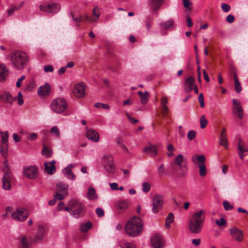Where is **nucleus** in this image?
I'll return each mask as SVG.
<instances>
[{"label": "nucleus", "mask_w": 248, "mask_h": 248, "mask_svg": "<svg viewBox=\"0 0 248 248\" xmlns=\"http://www.w3.org/2000/svg\"><path fill=\"white\" fill-rule=\"evenodd\" d=\"M42 153L46 157H49L51 156L52 151L50 149L47 148L45 145H44Z\"/></svg>", "instance_id": "obj_38"}, {"label": "nucleus", "mask_w": 248, "mask_h": 248, "mask_svg": "<svg viewBox=\"0 0 248 248\" xmlns=\"http://www.w3.org/2000/svg\"><path fill=\"white\" fill-rule=\"evenodd\" d=\"M168 100L167 97H163L161 99V107L167 106Z\"/></svg>", "instance_id": "obj_61"}, {"label": "nucleus", "mask_w": 248, "mask_h": 248, "mask_svg": "<svg viewBox=\"0 0 248 248\" xmlns=\"http://www.w3.org/2000/svg\"><path fill=\"white\" fill-rule=\"evenodd\" d=\"M203 225L195 222L190 219L189 223V228L190 231L194 233H198L201 230Z\"/></svg>", "instance_id": "obj_22"}, {"label": "nucleus", "mask_w": 248, "mask_h": 248, "mask_svg": "<svg viewBox=\"0 0 248 248\" xmlns=\"http://www.w3.org/2000/svg\"><path fill=\"white\" fill-rule=\"evenodd\" d=\"M23 174L29 179H35L38 176V169L34 166L28 167L24 168Z\"/></svg>", "instance_id": "obj_14"}, {"label": "nucleus", "mask_w": 248, "mask_h": 248, "mask_svg": "<svg viewBox=\"0 0 248 248\" xmlns=\"http://www.w3.org/2000/svg\"><path fill=\"white\" fill-rule=\"evenodd\" d=\"M183 3L184 7L188 10L189 11H191L192 10V8L190 6L191 5V3L190 2L189 0H183Z\"/></svg>", "instance_id": "obj_48"}, {"label": "nucleus", "mask_w": 248, "mask_h": 248, "mask_svg": "<svg viewBox=\"0 0 248 248\" xmlns=\"http://www.w3.org/2000/svg\"><path fill=\"white\" fill-rule=\"evenodd\" d=\"M44 69L46 72H52L53 71V67L50 65L45 66Z\"/></svg>", "instance_id": "obj_59"}, {"label": "nucleus", "mask_w": 248, "mask_h": 248, "mask_svg": "<svg viewBox=\"0 0 248 248\" xmlns=\"http://www.w3.org/2000/svg\"><path fill=\"white\" fill-rule=\"evenodd\" d=\"M25 78V77L24 76H22V77H21V78H18L16 83V86L17 87H20V86H21V81L24 79Z\"/></svg>", "instance_id": "obj_64"}, {"label": "nucleus", "mask_w": 248, "mask_h": 248, "mask_svg": "<svg viewBox=\"0 0 248 248\" xmlns=\"http://www.w3.org/2000/svg\"><path fill=\"white\" fill-rule=\"evenodd\" d=\"M172 170L179 177L185 176L187 171L186 165L184 163V158L182 155H179L175 157Z\"/></svg>", "instance_id": "obj_3"}, {"label": "nucleus", "mask_w": 248, "mask_h": 248, "mask_svg": "<svg viewBox=\"0 0 248 248\" xmlns=\"http://www.w3.org/2000/svg\"><path fill=\"white\" fill-rule=\"evenodd\" d=\"M109 186L112 190H118V185L116 183H112L109 184Z\"/></svg>", "instance_id": "obj_62"}, {"label": "nucleus", "mask_w": 248, "mask_h": 248, "mask_svg": "<svg viewBox=\"0 0 248 248\" xmlns=\"http://www.w3.org/2000/svg\"><path fill=\"white\" fill-rule=\"evenodd\" d=\"M87 197L90 200H93L97 198L95 189L93 188H89L87 193Z\"/></svg>", "instance_id": "obj_36"}, {"label": "nucleus", "mask_w": 248, "mask_h": 248, "mask_svg": "<svg viewBox=\"0 0 248 248\" xmlns=\"http://www.w3.org/2000/svg\"><path fill=\"white\" fill-rule=\"evenodd\" d=\"M143 223L141 218L134 216L126 223L125 230L127 233L131 236H135L140 234L143 230Z\"/></svg>", "instance_id": "obj_2"}, {"label": "nucleus", "mask_w": 248, "mask_h": 248, "mask_svg": "<svg viewBox=\"0 0 248 248\" xmlns=\"http://www.w3.org/2000/svg\"><path fill=\"white\" fill-rule=\"evenodd\" d=\"M230 232L232 237L237 242L242 241L244 237L243 232L236 227L230 229Z\"/></svg>", "instance_id": "obj_17"}, {"label": "nucleus", "mask_w": 248, "mask_h": 248, "mask_svg": "<svg viewBox=\"0 0 248 248\" xmlns=\"http://www.w3.org/2000/svg\"><path fill=\"white\" fill-rule=\"evenodd\" d=\"M96 108H102L105 109H109V106L108 104H103L102 103H96L94 105Z\"/></svg>", "instance_id": "obj_46"}, {"label": "nucleus", "mask_w": 248, "mask_h": 248, "mask_svg": "<svg viewBox=\"0 0 248 248\" xmlns=\"http://www.w3.org/2000/svg\"><path fill=\"white\" fill-rule=\"evenodd\" d=\"M8 145L7 143H1L0 152L2 156L6 158L8 155Z\"/></svg>", "instance_id": "obj_33"}, {"label": "nucleus", "mask_w": 248, "mask_h": 248, "mask_svg": "<svg viewBox=\"0 0 248 248\" xmlns=\"http://www.w3.org/2000/svg\"><path fill=\"white\" fill-rule=\"evenodd\" d=\"M92 226V223L88 221L81 223L79 226V230L82 232H86L91 229Z\"/></svg>", "instance_id": "obj_32"}, {"label": "nucleus", "mask_w": 248, "mask_h": 248, "mask_svg": "<svg viewBox=\"0 0 248 248\" xmlns=\"http://www.w3.org/2000/svg\"><path fill=\"white\" fill-rule=\"evenodd\" d=\"M11 61L15 68L22 70L27 65L29 57L24 51L19 50H15L11 54Z\"/></svg>", "instance_id": "obj_1"}, {"label": "nucleus", "mask_w": 248, "mask_h": 248, "mask_svg": "<svg viewBox=\"0 0 248 248\" xmlns=\"http://www.w3.org/2000/svg\"><path fill=\"white\" fill-rule=\"evenodd\" d=\"M130 205V202L128 200H119L114 203L116 211L118 214L124 213Z\"/></svg>", "instance_id": "obj_9"}, {"label": "nucleus", "mask_w": 248, "mask_h": 248, "mask_svg": "<svg viewBox=\"0 0 248 248\" xmlns=\"http://www.w3.org/2000/svg\"><path fill=\"white\" fill-rule=\"evenodd\" d=\"M216 223L219 226H224L226 225V222L223 218H221L220 220H217Z\"/></svg>", "instance_id": "obj_55"}, {"label": "nucleus", "mask_w": 248, "mask_h": 248, "mask_svg": "<svg viewBox=\"0 0 248 248\" xmlns=\"http://www.w3.org/2000/svg\"><path fill=\"white\" fill-rule=\"evenodd\" d=\"M1 143H7L8 141V132H1Z\"/></svg>", "instance_id": "obj_41"}, {"label": "nucleus", "mask_w": 248, "mask_h": 248, "mask_svg": "<svg viewBox=\"0 0 248 248\" xmlns=\"http://www.w3.org/2000/svg\"><path fill=\"white\" fill-rule=\"evenodd\" d=\"M29 213L27 210L23 208L17 209L12 214V218L16 220L23 221L28 217Z\"/></svg>", "instance_id": "obj_11"}, {"label": "nucleus", "mask_w": 248, "mask_h": 248, "mask_svg": "<svg viewBox=\"0 0 248 248\" xmlns=\"http://www.w3.org/2000/svg\"><path fill=\"white\" fill-rule=\"evenodd\" d=\"M122 248H136L135 246L130 242H124L121 245Z\"/></svg>", "instance_id": "obj_47"}, {"label": "nucleus", "mask_w": 248, "mask_h": 248, "mask_svg": "<svg viewBox=\"0 0 248 248\" xmlns=\"http://www.w3.org/2000/svg\"><path fill=\"white\" fill-rule=\"evenodd\" d=\"M164 0H149V4L152 11H155L159 9Z\"/></svg>", "instance_id": "obj_26"}, {"label": "nucleus", "mask_w": 248, "mask_h": 248, "mask_svg": "<svg viewBox=\"0 0 248 248\" xmlns=\"http://www.w3.org/2000/svg\"><path fill=\"white\" fill-rule=\"evenodd\" d=\"M163 204V197L162 195L156 194L153 199V212L157 213L162 208Z\"/></svg>", "instance_id": "obj_10"}, {"label": "nucleus", "mask_w": 248, "mask_h": 248, "mask_svg": "<svg viewBox=\"0 0 248 248\" xmlns=\"http://www.w3.org/2000/svg\"><path fill=\"white\" fill-rule=\"evenodd\" d=\"M173 21L172 19H169L166 22H164L161 24H160V26L162 27L163 29H168L173 26Z\"/></svg>", "instance_id": "obj_40"}, {"label": "nucleus", "mask_w": 248, "mask_h": 248, "mask_svg": "<svg viewBox=\"0 0 248 248\" xmlns=\"http://www.w3.org/2000/svg\"><path fill=\"white\" fill-rule=\"evenodd\" d=\"M223 205L225 210H231L233 208V205H231L228 201H225L223 202Z\"/></svg>", "instance_id": "obj_45"}, {"label": "nucleus", "mask_w": 248, "mask_h": 248, "mask_svg": "<svg viewBox=\"0 0 248 248\" xmlns=\"http://www.w3.org/2000/svg\"><path fill=\"white\" fill-rule=\"evenodd\" d=\"M200 126L201 128L203 129L204 128L207 124V121L205 118V116L204 115H203L201 116L200 120Z\"/></svg>", "instance_id": "obj_43"}, {"label": "nucleus", "mask_w": 248, "mask_h": 248, "mask_svg": "<svg viewBox=\"0 0 248 248\" xmlns=\"http://www.w3.org/2000/svg\"><path fill=\"white\" fill-rule=\"evenodd\" d=\"M191 160L195 165L197 162L200 164L198 166L199 174L202 177L205 176L207 173L206 165L204 164L206 160L205 156L203 155H194L191 157Z\"/></svg>", "instance_id": "obj_6"}, {"label": "nucleus", "mask_w": 248, "mask_h": 248, "mask_svg": "<svg viewBox=\"0 0 248 248\" xmlns=\"http://www.w3.org/2000/svg\"><path fill=\"white\" fill-rule=\"evenodd\" d=\"M219 140L220 145L223 146L226 149H227L228 144L225 128H223L221 131Z\"/></svg>", "instance_id": "obj_28"}, {"label": "nucleus", "mask_w": 248, "mask_h": 248, "mask_svg": "<svg viewBox=\"0 0 248 248\" xmlns=\"http://www.w3.org/2000/svg\"><path fill=\"white\" fill-rule=\"evenodd\" d=\"M221 8L223 12H228L230 10V6L229 5L226 3H222L221 5Z\"/></svg>", "instance_id": "obj_56"}, {"label": "nucleus", "mask_w": 248, "mask_h": 248, "mask_svg": "<svg viewBox=\"0 0 248 248\" xmlns=\"http://www.w3.org/2000/svg\"><path fill=\"white\" fill-rule=\"evenodd\" d=\"M55 163L54 160L45 162V170L47 174L51 175L56 171Z\"/></svg>", "instance_id": "obj_23"}, {"label": "nucleus", "mask_w": 248, "mask_h": 248, "mask_svg": "<svg viewBox=\"0 0 248 248\" xmlns=\"http://www.w3.org/2000/svg\"><path fill=\"white\" fill-rule=\"evenodd\" d=\"M100 13L97 6H95L93 10V14L91 17L87 14L85 15V20L89 22H97L99 19Z\"/></svg>", "instance_id": "obj_19"}, {"label": "nucleus", "mask_w": 248, "mask_h": 248, "mask_svg": "<svg viewBox=\"0 0 248 248\" xmlns=\"http://www.w3.org/2000/svg\"><path fill=\"white\" fill-rule=\"evenodd\" d=\"M150 185L148 183H143L142 184V190L145 192H148L150 189Z\"/></svg>", "instance_id": "obj_52"}, {"label": "nucleus", "mask_w": 248, "mask_h": 248, "mask_svg": "<svg viewBox=\"0 0 248 248\" xmlns=\"http://www.w3.org/2000/svg\"><path fill=\"white\" fill-rule=\"evenodd\" d=\"M71 16L74 21L77 23H80L83 21V16H79L78 17H74L73 14L72 13H71Z\"/></svg>", "instance_id": "obj_51"}, {"label": "nucleus", "mask_w": 248, "mask_h": 248, "mask_svg": "<svg viewBox=\"0 0 248 248\" xmlns=\"http://www.w3.org/2000/svg\"><path fill=\"white\" fill-rule=\"evenodd\" d=\"M73 93L77 97H83L85 93V84L81 82L76 84L73 89Z\"/></svg>", "instance_id": "obj_15"}, {"label": "nucleus", "mask_w": 248, "mask_h": 248, "mask_svg": "<svg viewBox=\"0 0 248 248\" xmlns=\"http://www.w3.org/2000/svg\"><path fill=\"white\" fill-rule=\"evenodd\" d=\"M68 186L65 184L59 183L57 185V191L54 195V198L58 200H62L68 194Z\"/></svg>", "instance_id": "obj_8"}, {"label": "nucleus", "mask_w": 248, "mask_h": 248, "mask_svg": "<svg viewBox=\"0 0 248 248\" xmlns=\"http://www.w3.org/2000/svg\"><path fill=\"white\" fill-rule=\"evenodd\" d=\"M161 109L162 115L163 116H167V115L169 112V108L168 107V106L161 107Z\"/></svg>", "instance_id": "obj_53"}, {"label": "nucleus", "mask_w": 248, "mask_h": 248, "mask_svg": "<svg viewBox=\"0 0 248 248\" xmlns=\"http://www.w3.org/2000/svg\"><path fill=\"white\" fill-rule=\"evenodd\" d=\"M234 88L237 93H240L242 88L236 73L234 74Z\"/></svg>", "instance_id": "obj_35"}, {"label": "nucleus", "mask_w": 248, "mask_h": 248, "mask_svg": "<svg viewBox=\"0 0 248 248\" xmlns=\"http://www.w3.org/2000/svg\"><path fill=\"white\" fill-rule=\"evenodd\" d=\"M17 99L18 100V104L19 105H23L24 103L23 96L21 92L18 93Z\"/></svg>", "instance_id": "obj_54"}, {"label": "nucleus", "mask_w": 248, "mask_h": 248, "mask_svg": "<svg viewBox=\"0 0 248 248\" xmlns=\"http://www.w3.org/2000/svg\"><path fill=\"white\" fill-rule=\"evenodd\" d=\"M44 228L42 226L39 227L37 234L36 236V241H39L42 239L44 233Z\"/></svg>", "instance_id": "obj_37"}, {"label": "nucleus", "mask_w": 248, "mask_h": 248, "mask_svg": "<svg viewBox=\"0 0 248 248\" xmlns=\"http://www.w3.org/2000/svg\"><path fill=\"white\" fill-rule=\"evenodd\" d=\"M234 20V17L232 15H228L226 17V21L229 23H232Z\"/></svg>", "instance_id": "obj_60"}, {"label": "nucleus", "mask_w": 248, "mask_h": 248, "mask_svg": "<svg viewBox=\"0 0 248 248\" xmlns=\"http://www.w3.org/2000/svg\"><path fill=\"white\" fill-rule=\"evenodd\" d=\"M50 107L53 112L60 114L66 111L68 108V104L64 98L58 97L52 100Z\"/></svg>", "instance_id": "obj_4"}, {"label": "nucleus", "mask_w": 248, "mask_h": 248, "mask_svg": "<svg viewBox=\"0 0 248 248\" xmlns=\"http://www.w3.org/2000/svg\"><path fill=\"white\" fill-rule=\"evenodd\" d=\"M75 167V165L74 164H70L69 166L65 168L63 170V173L69 179H74L75 178V175L73 173L72 171L71 168Z\"/></svg>", "instance_id": "obj_30"}, {"label": "nucleus", "mask_w": 248, "mask_h": 248, "mask_svg": "<svg viewBox=\"0 0 248 248\" xmlns=\"http://www.w3.org/2000/svg\"><path fill=\"white\" fill-rule=\"evenodd\" d=\"M9 74L8 69L4 64H0V81L5 80Z\"/></svg>", "instance_id": "obj_27"}, {"label": "nucleus", "mask_w": 248, "mask_h": 248, "mask_svg": "<svg viewBox=\"0 0 248 248\" xmlns=\"http://www.w3.org/2000/svg\"><path fill=\"white\" fill-rule=\"evenodd\" d=\"M198 100L200 104V107L202 108L204 107V102L203 95L202 93H201L198 97Z\"/></svg>", "instance_id": "obj_50"}, {"label": "nucleus", "mask_w": 248, "mask_h": 248, "mask_svg": "<svg viewBox=\"0 0 248 248\" xmlns=\"http://www.w3.org/2000/svg\"><path fill=\"white\" fill-rule=\"evenodd\" d=\"M174 221V215L172 213H170L166 219L165 227L167 229L170 228V224Z\"/></svg>", "instance_id": "obj_34"}, {"label": "nucleus", "mask_w": 248, "mask_h": 248, "mask_svg": "<svg viewBox=\"0 0 248 248\" xmlns=\"http://www.w3.org/2000/svg\"><path fill=\"white\" fill-rule=\"evenodd\" d=\"M205 217V214L204 211L201 210L195 212L193 214L191 220L203 225L204 222Z\"/></svg>", "instance_id": "obj_18"}, {"label": "nucleus", "mask_w": 248, "mask_h": 248, "mask_svg": "<svg viewBox=\"0 0 248 248\" xmlns=\"http://www.w3.org/2000/svg\"><path fill=\"white\" fill-rule=\"evenodd\" d=\"M11 179V173L8 169L4 170V174L2 179L3 188L6 190H9L11 188L10 181Z\"/></svg>", "instance_id": "obj_20"}, {"label": "nucleus", "mask_w": 248, "mask_h": 248, "mask_svg": "<svg viewBox=\"0 0 248 248\" xmlns=\"http://www.w3.org/2000/svg\"><path fill=\"white\" fill-rule=\"evenodd\" d=\"M138 94L140 97V102L142 104L145 105L147 103L149 97V94L148 92L142 93L141 91H139Z\"/></svg>", "instance_id": "obj_31"}, {"label": "nucleus", "mask_w": 248, "mask_h": 248, "mask_svg": "<svg viewBox=\"0 0 248 248\" xmlns=\"http://www.w3.org/2000/svg\"><path fill=\"white\" fill-rule=\"evenodd\" d=\"M50 132L55 135L56 137L59 138L60 137V132L57 126L52 127L50 130Z\"/></svg>", "instance_id": "obj_42"}, {"label": "nucleus", "mask_w": 248, "mask_h": 248, "mask_svg": "<svg viewBox=\"0 0 248 248\" xmlns=\"http://www.w3.org/2000/svg\"><path fill=\"white\" fill-rule=\"evenodd\" d=\"M232 111L234 114L238 116L240 119L243 118V109L239 100L235 99L232 100Z\"/></svg>", "instance_id": "obj_13"}, {"label": "nucleus", "mask_w": 248, "mask_h": 248, "mask_svg": "<svg viewBox=\"0 0 248 248\" xmlns=\"http://www.w3.org/2000/svg\"><path fill=\"white\" fill-rule=\"evenodd\" d=\"M103 159L105 165V169L108 173L112 174L115 171L114 164L113 161L112 156L111 155H105Z\"/></svg>", "instance_id": "obj_12"}, {"label": "nucleus", "mask_w": 248, "mask_h": 248, "mask_svg": "<svg viewBox=\"0 0 248 248\" xmlns=\"http://www.w3.org/2000/svg\"><path fill=\"white\" fill-rule=\"evenodd\" d=\"M195 79L193 77H189L186 79L185 83V91L186 93H190L193 89L194 85Z\"/></svg>", "instance_id": "obj_24"}, {"label": "nucleus", "mask_w": 248, "mask_h": 248, "mask_svg": "<svg viewBox=\"0 0 248 248\" xmlns=\"http://www.w3.org/2000/svg\"><path fill=\"white\" fill-rule=\"evenodd\" d=\"M71 205L72 212L70 215L76 218L82 217L84 214V206L80 202L76 200H72L68 202Z\"/></svg>", "instance_id": "obj_5"}, {"label": "nucleus", "mask_w": 248, "mask_h": 248, "mask_svg": "<svg viewBox=\"0 0 248 248\" xmlns=\"http://www.w3.org/2000/svg\"><path fill=\"white\" fill-rule=\"evenodd\" d=\"M187 139L190 140H193L196 137V132L194 130H190L187 133Z\"/></svg>", "instance_id": "obj_49"}, {"label": "nucleus", "mask_w": 248, "mask_h": 248, "mask_svg": "<svg viewBox=\"0 0 248 248\" xmlns=\"http://www.w3.org/2000/svg\"><path fill=\"white\" fill-rule=\"evenodd\" d=\"M87 137L88 139L95 142H98L99 140V133L97 131L93 129H89L87 130Z\"/></svg>", "instance_id": "obj_25"}, {"label": "nucleus", "mask_w": 248, "mask_h": 248, "mask_svg": "<svg viewBox=\"0 0 248 248\" xmlns=\"http://www.w3.org/2000/svg\"><path fill=\"white\" fill-rule=\"evenodd\" d=\"M61 5L58 3L42 4L40 5L39 9L42 12L55 14L61 10Z\"/></svg>", "instance_id": "obj_7"}, {"label": "nucleus", "mask_w": 248, "mask_h": 248, "mask_svg": "<svg viewBox=\"0 0 248 248\" xmlns=\"http://www.w3.org/2000/svg\"><path fill=\"white\" fill-rule=\"evenodd\" d=\"M238 149L240 152H247L248 151V149L245 147L244 143L241 139H239V140Z\"/></svg>", "instance_id": "obj_39"}, {"label": "nucleus", "mask_w": 248, "mask_h": 248, "mask_svg": "<svg viewBox=\"0 0 248 248\" xmlns=\"http://www.w3.org/2000/svg\"><path fill=\"white\" fill-rule=\"evenodd\" d=\"M21 245L20 248H30V245L27 239L25 237H23L21 239Z\"/></svg>", "instance_id": "obj_44"}, {"label": "nucleus", "mask_w": 248, "mask_h": 248, "mask_svg": "<svg viewBox=\"0 0 248 248\" xmlns=\"http://www.w3.org/2000/svg\"><path fill=\"white\" fill-rule=\"evenodd\" d=\"M158 173L160 176H162L164 173V166L163 165L159 166L157 168Z\"/></svg>", "instance_id": "obj_57"}, {"label": "nucleus", "mask_w": 248, "mask_h": 248, "mask_svg": "<svg viewBox=\"0 0 248 248\" xmlns=\"http://www.w3.org/2000/svg\"><path fill=\"white\" fill-rule=\"evenodd\" d=\"M151 242L154 248H162L164 246V242L162 236L158 233L155 234L152 237Z\"/></svg>", "instance_id": "obj_16"}, {"label": "nucleus", "mask_w": 248, "mask_h": 248, "mask_svg": "<svg viewBox=\"0 0 248 248\" xmlns=\"http://www.w3.org/2000/svg\"><path fill=\"white\" fill-rule=\"evenodd\" d=\"M37 138V135L36 133H30L29 134V137L28 138L31 140H35Z\"/></svg>", "instance_id": "obj_63"}, {"label": "nucleus", "mask_w": 248, "mask_h": 248, "mask_svg": "<svg viewBox=\"0 0 248 248\" xmlns=\"http://www.w3.org/2000/svg\"><path fill=\"white\" fill-rule=\"evenodd\" d=\"M96 213L97 214L98 216L99 217H102L104 215V210L100 208H97L96 210Z\"/></svg>", "instance_id": "obj_58"}, {"label": "nucleus", "mask_w": 248, "mask_h": 248, "mask_svg": "<svg viewBox=\"0 0 248 248\" xmlns=\"http://www.w3.org/2000/svg\"><path fill=\"white\" fill-rule=\"evenodd\" d=\"M143 151L146 154L152 156H155L157 155L156 148L155 145H151L145 147L143 149Z\"/></svg>", "instance_id": "obj_29"}, {"label": "nucleus", "mask_w": 248, "mask_h": 248, "mask_svg": "<svg viewBox=\"0 0 248 248\" xmlns=\"http://www.w3.org/2000/svg\"><path fill=\"white\" fill-rule=\"evenodd\" d=\"M51 92L50 85L46 83L45 85L41 86L38 90V93L40 96L46 97L48 96Z\"/></svg>", "instance_id": "obj_21"}]
</instances>
